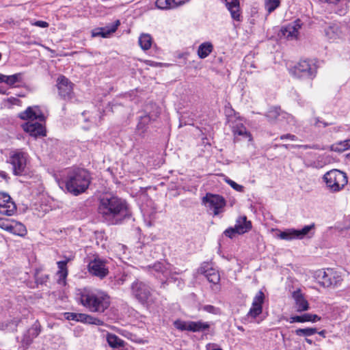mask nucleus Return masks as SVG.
Segmentation results:
<instances>
[{"label":"nucleus","instance_id":"58","mask_svg":"<svg viewBox=\"0 0 350 350\" xmlns=\"http://www.w3.org/2000/svg\"><path fill=\"white\" fill-rule=\"evenodd\" d=\"M282 146L284 147L286 149H288L290 146L293 147V148L296 147V146H295V145H289V144H284V145H282Z\"/></svg>","mask_w":350,"mask_h":350},{"label":"nucleus","instance_id":"22","mask_svg":"<svg viewBox=\"0 0 350 350\" xmlns=\"http://www.w3.org/2000/svg\"><path fill=\"white\" fill-rule=\"evenodd\" d=\"M189 0H157L156 6L161 10L175 9L188 2Z\"/></svg>","mask_w":350,"mask_h":350},{"label":"nucleus","instance_id":"57","mask_svg":"<svg viewBox=\"0 0 350 350\" xmlns=\"http://www.w3.org/2000/svg\"><path fill=\"white\" fill-rule=\"evenodd\" d=\"M6 224H7V221H4L1 218H0V228H1L3 229V226H6Z\"/></svg>","mask_w":350,"mask_h":350},{"label":"nucleus","instance_id":"23","mask_svg":"<svg viewBox=\"0 0 350 350\" xmlns=\"http://www.w3.org/2000/svg\"><path fill=\"white\" fill-rule=\"evenodd\" d=\"M226 7L230 12L231 17L237 21H241L240 5L239 0H224Z\"/></svg>","mask_w":350,"mask_h":350},{"label":"nucleus","instance_id":"6","mask_svg":"<svg viewBox=\"0 0 350 350\" xmlns=\"http://www.w3.org/2000/svg\"><path fill=\"white\" fill-rule=\"evenodd\" d=\"M131 293L141 304L145 305L152 295V289L148 284L136 280L131 284Z\"/></svg>","mask_w":350,"mask_h":350},{"label":"nucleus","instance_id":"26","mask_svg":"<svg viewBox=\"0 0 350 350\" xmlns=\"http://www.w3.org/2000/svg\"><path fill=\"white\" fill-rule=\"evenodd\" d=\"M150 272L154 274L156 277H160V275L167 278L170 274L168 268L163 263L161 262H157L153 265L149 266Z\"/></svg>","mask_w":350,"mask_h":350},{"label":"nucleus","instance_id":"20","mask_svg":"<svg viewBox=\"0 0 350 350\" xmlns=\"http://www.w3.org/2000/svg\"><path fill=\"white\" fill-rule=\"evenodd\" d=\"M120 25V21L116 20L113 23H112L109 26H107L105 27L94 29L92 31V37L101 36L103 38H107L111 33H114L117 30V29Z\"/></svg>","mask_w":350,"mask_h":350},{"label":"nucleus","instance_id":"55","mask_svg":"<svg viewBox=\"0 0 350 350\" xmlns=\"http://www.w3.org/2000/svg\"><path fill=\"white\" fill-rule=\"evenodd\" d=\"M319 1L321 2H324V3H327L336 4L340 0H319Z\"/></svg>","mask_w":350,"mask_h":350},{"label":"nucleus","instance_id":"56","mask_svg":"<svg viewBox=\"0 0 350 350\" xmlns=\"http://www.w3.org/2000/svg\"><path fill=\"white\" fill-rule=\"evenodd\" d=\"M8 101L12 104H15L16 102L19 101V100L16 98L11 97L8 98Z\"/></svg>","mask_w":350,"mask_h":350},{"label":"nucleus","instance_id":"49","mask_svg":"<svg viewBox=\"0 0 350 350\" xmlns=\"http://www.w3.org/2000/svg\"><path fill=\"white\" fill-rule=\"evenodd\" d=\"M33 25L42 28L49 27V23L43 21H37Z\"/></svg>","mask_w":350,"mask_h":350},{"label":"nucleus","instance_id":"45","mask_svg":"<svg viewBox=\"0 0 350 350\" xmlns=\"http://www.w3.org/2000/svg\"><path fill=\"white\" fill-rule=\"evenodd\" d=\"M321 124H322L323 127L325 128V127H326L327 126L332 125V123H328V122H326L321 120L319 118H314V125L315 126L320 127Z\"/></svg>","mask_w":350,"mask_h":350},{"label":"nucleus","instance_id":"41","mask_svg":"<svg viewBox=\"0 0 350 350\" xmlns=\"http://www.w3.org/2000/svg\"><path fill=\"white\" fill-rule=\"evenodd\" d=\"M174 326L181 331H190V321H182L177 320L174 322Z\"/></svg>","mask_w":350,"mask_h":350},{"label":"nucleus","instance_id":"2","mask_svg":"<svg viewBox=\"0 0 350 350\" xmlns=\"http://www.w3.org/2000/svg\"><path fill=\"white\" fill-rule=\"evenodd\" d=\"M80 304L90 312L103 313L110 306V297L101 291L84 288L79 294Z\"/></svg>","mask_w":350,"mask_h":350},{"label":"nucleus","instance_id":"59","mask_svg":"<svg viewBox=\"0 0 350 350\" xmlns=\"http://www.w3.org/2000/svg\"><path fill=\"white\" fill-rule=\"evenodd\" d=\"M5 77V75L0 73V83L3 82V79Z\"/></svg>","mask_w":350,"mask_h":350},{"label":"nucleus","instance_id":"24","mask_svg":"<svg viewBox=\"0 0 350 350\" xmlns=\"http://www.w3.org/2000/svg\"><path fill=\"white\" fill-rule=\"evenodd\" d=\"M235 228L238 231V234H244L252 228V223L250 221H247V217L240 216L237 219Z\"/></svg>","mask_w":350,"mask_h":350},{"label":"nucleus","instance_id":"29","mask_svg":"<svg viewBox=\"0 0 350 350\" xmlns=\"http://www.w3.org/2000/svg\"><path fill=\"white\" fill-rule=\"evenodd\" d=\"M151 120L150 115L146 114L144 116H141L139 122L137 126V131L139 135L144 136L147 131L148 124Z\"/></svg>","mask_w":350,"mask_h":350},{"label":"nucleus","instance_id":"27","mask_svg":"<svg viewBox=\"0 0 350 350\" xmlns=\"http://www.w3.org/2000/svg\"><path fill=\"white\" fill-rule=\"evenodd\" d=\"M286 115V113L281 111L280 107H273L268 110L265 116L270 122L273 123L279 120L280 117L285 118Z\"/></svg>","mask_w":350,"mask_h":350},{"label":"nucleus","instance_id":"11","mask_svg":"<svg viewBox=\"0 0 350 350\" xmlns=\"http://www.w3.org/2000/svg\"><path fill=\"white\" fill-rule=\"evenodd\" d=\"M57 88L59 96L62 99L68 100L72 98L74 95L73 83L66 77L61 75L57 78Z\"/></svg>","mask_w":350,"mask_h":350},{"label":"nucleus","instance_id":"32","mask_svg":"<svg viewBox=\"0 0 350 350\" xmlns=\"http://www.w3.org/2000/svg\"><path fill=\"white\" fill-rule=\"evenodd\" d=\"M213 46L211 42H206L201 44L198 49V55L201 59L208 57L213 51Z\"/></svg>","mask_w":350,"mask_h":350},{"label":"nucleus","instance_id":"28","mask_svg":"<svg viewBox=\"0 0 350 350\" xmlns=\"http://www.w3.org/2000/svg\"><path fill=\"white\" fill-rule=\"evenodd\" d=\"M211 327L209 322L202 321H190V331L193 332H204L208 331Z\"/></svg>","mask_w":350,"mask_h":350},{"label":"nucleus","instance_id":"25","mask_svg":"<svg viewBox=\"0 0 350 350\" xmlns=\"http://www.w3.org/2000/svg\"><path fill=\"white\" fill-rule=\"evenodd\" d=\"M3 226V229L8 232H10L18 236H24L27 233V229L25 226L21 223L16 222L14 224H9L8 222L6 226Z\"/></svg>","mask_w":350,"mask_h":350},{"label":"nucleus","instance_id":"36","mask_svg":"<svg viewBox=\"0 0 350 350\" xmlns=\"http://www.w3.org/2000/svg\"><path fill=\"white\" fill-rule=\"evenodd\" d=\"M298 336H310L317 333V329L314 327L299 328L295 331Z\"/></svg>","mask_w":350,"mask_h":350},{"label":"nucleus","instance_id":"4","mask_svg":"<svg viewBox=\"0 0 350 350\" xmlns=\"http://www.w3.org/2000/svg\"><path fill=\"white\" fill-rule=\"evenodd\" d=\"M323 180L332 192L340 191L348 183L347 174L336 169L326 172L323 176Z\"/></svg>","mask_w":350,"mask_h":350},{"label":"nucleus","instance_id":"61","mask_svg":"<svg viewBox=\"0 0 350 350\" xmlns=\"http://www.w3.org/2000/svg\"><path fill=\"white\" fill-rule=\"evenodd\" d=\"M325 331H324V330H322V331H321V332H319V334L320 336H323V337H325Z\"/></svg>","mask_w":350,"mask_h":350},{"label":"nucleus","instance_id":"17","mask_svg":"<svg viewBox=\"0 0 350 350\" xmlns=\"http://www.w3.org/2000/svg\"><path fill=\"white\" fill-rule=\"evenodd\" d=\"M292 297L295 300V308L297 312H302L309 310V303L305 299L300 289L295 291L293 293Z\"/></svg>","mask_w":350,"mask_h":350},{"label":"nucleus","instance_id":"40","mask_svg":"<svg viewBox=\"0 0 350 350\" xmlns=\"http://www.w3.org/2000/svg\"><path fill=\"white\" fill-rule=\"evenodd\" d=\"M289 322L291 323L310 322V314L306 313L300 316H292L290 317Z\"/></svg>","mask_w":350,"mask_h":350},{"label":"nucleus","instance_id":"60","mask_svg":"<svg viewBox=\"0 0 350 350\" xmlns=\"http://www.w3.org/2000/svg\"><path fill=\"white\" fill-rule=\"evenodd\" d=\"M305 340H306V342L307 343H308V344H310V345H312V342H312V340L311 339H309V338H307L305 339Z\"/></svg>","mask_w":350,"mask_h":350},{"label":"nucleus","instance_id":"19","mask_svg":"<svg viewBox=\"0 0 350 350\" xmlns=\"http://www.w3.org/2000/svg\"><path fill=\"white\" fill-rule=\"evenodd\" d=\"M325 35L331 41H335L342 38V32L339 23H332L325 28Z\"/></svg>","mask_w":350,"mask_h":350},{"label":"nucleus","instance_id":"9","mask_svg":"<svg viewBox=\"0 0 350 350\" xmlns=\"http://www.w3.org/2000/svg\"><path fill=\"white\" fill-rule=\"evenodd\" d=\"M202 204L213 211V215H217L223 211L226 200L219 195L208 193L202 198Z\"/></svg>","mask_w":350,"mask_h":350},{"label":"nucleus","instance_id":"15","mask_svg":"<svg viewBox=\"0 0 350 350\" xmlns=\"http://www.w3.org/2000/svg\"><path fill=\"white\" fill-rule=\"evenodd\" d=\"M264 300L265 295L262 291H259L254 297L252 306L250 309L247 316L255 319L260 315L262 312Z\"/></svg>","mask_w":350,"mask_h":350},{"label":"nucleus","instance_id":"21","mask_svg":"<svg viewBox=\"0 0 350 350\" xmlns=\"http://www.w3.org/2000/svg\"><path fill=\"white\" fill-rule=\"evenodd\" d=\"M41 332V326L38 321H36L32 326L27 331L23 338V342L25 345H29L33 340L36 338Z\"/></svg>","mask_w":350,"mask_h":350},{"label":"nucleus","instance_id":"31","mask_svg":"<svg viewBox=\"0 0 350 350\" xmlns=\"http://www.w3.org/2000/svg\"><path fill=\"white\" fill-rule=\"evenodd\" d=\"M350 148V139L337 142L329 146L332 151L336 152H342Z\"/></svg>","mask_w":350,"mask_h":350},{"label":"nucleus","instance_id":"5","mask_svg":"<svg viewBox=\"0 0 350 350\" xmlns=\"http://www.w3.org/2000/svg\"><path fill=\"white\" fill-rule=\"evenodd\" d=\"M317 68L316 64L309 59L300 60L292 69L291 73L297 78L312 79L316 77Z\"/></svg>","mask_w":350,"mask_h":350},{"label":"nucleus","instance_id":"1","mask_svg":"<svg viewBox=\"0 0 350 350\" xmlns=\"http://www.w3.org/2000/svg\"><path fill=\"white\" fill-rule=\"evenodd\" d=\"M98 213L109 225H117L131 217L127 202L117 196H104L100 199Z\"/></svg>","mask_w":350,"mask_h":350},{"label":"nucleus","instance_id":"30","mask_svg":"<svg viewBox=\"0 0 350 350\" xmlns=\"http://www.w3.org/2000/svg\"><path fill=\"white\" fill-rule=\"evenodd\" d=\"M107 341L109 345L113 349L124 347L125 345L124 341L113 334H107Z\"/></svg>","mask_w":350,"mask_h":350},{"label":"nucleus","instance_id":"8","mask_svg":"<svg viewBox=\"0 0 350 350\" xmlns=\"http://www.w3.org/2000/svg\"><path fill=\"white\" fill-rule=\"evenodd\" d=\"M27 157V154L20 150H15L10 152V160L14 175L21 176L25 174Z\"/></svg>","mask_w":350,"mask_h":350},{"label":"nucleus","instance_id":"38","mask_svg":"<svg viewBox=\"0 0 350 350\" xmlns=\"http://www.w3.org/2000/svg\"><path fill=\"white\" fill-rule=\"evenodd\" d=\"M280 0H265V6L268 14L273 12L277 8L280 6Z\"/></svg>","mask_w":350,"mask_h":350},{"label":"nucleus","instance_id":"35","mask_svg":"<svg viewBox=\"0 0 350 350\" xmlns=\"http://www.w3.org/2000/svg\"><path fill=\"white\" fill-rule=\"evenodd\" d=\"M69 259H67L57 262L58 267L57 275L61 280H65L68 275L67 263Z\"/></svg>","mask_w":350,"mask_h":350},{"label":"nucleus","instance_id":"63","mask_svg":"<svg viewBox=\"0 0 350 350\" xmlns=\"http://www.w3.org/2000/svg\"><path fill=\"white\" fill-rule=\"evenodd\" d=\"M0 94H5V92L3 91L1 88H0Z\"/></svg>","mask_w":350,"mask_h":350},{"label":"nucleus","instance_id":"3","mask_svg":"<svg viewBox=\"0 0 350 350\" xmlns=\"http://www.w3.org/2000/svg\"><path fill=\"white\" fill-rule=\"evenodd\" d=\"M91 183V176L83 168L70 170L66 178V189L74 196H78L86 191Z\"/></svg>","mask_w":350,"mask_h":350},{"label":"nucleus","instance_id":"64","mask_svg":"<svg viewBox=\"0 0 350 350\" xmlns=\"http://www.w3.org/2000/svg\"><path fill=\"white\" fill-rule=\"evenodd\" d=\"M239 329L243 330V327H239Z\"/></svg>","mask_w":350,"mask_h":350},{"label":"nucleus","instance_id":"47","mask_svg":"<svg viewBox=\"0 0 350 350\" xmlns=\"http://www.w3.org/2000/svg\"><path fill=\"white\" fill-rule=\"evenodd\" d=\"M203 310L207 312L216 314L217 308L211 305H205L203 306Z\"/></svg>","mask_w":350,"mask_h":350},{"label":"nucleus","instance_id":"53","mask_svg":"<svg viewBox=\"0 0 350 350\" xmlns=\"http://www.w3.org/2000/svg\"><path fill=\"white\" fill-rule=\"evenodd\" d=\"M310 322H317L321 320V317L317 314H310Z\"/></svg>","mask_w":350,"mask_h":350},{"label":"nucleus","instance_id":"46","mask_svg":"<svg viewBox=\"0 0 350 350\" xmlns=\"http://www.w3.org/2000/svg\"><path fill=\"white\" fill-rule=\"evenodd\" d=\"M127 280V275L122 274L119 278H117L115 280V284L116 285H123L125 282Z\"/></svg>","mask_w":350,"mask_h":350},{"label":"nucleus","instance_id":"37","mask_svg":"<svg viewBox=\"0 0 350 350\" xmlns=\"http://www.w3.org/2000/svg\"><path fill=\"white\" fill-rule=\"evenodd\" d=\"M81 322L96 325H103L104 324L103 321L100 319L86 314H83Z\"/></svg>","mask_w":350,"mask_h":350},{"label":"nucleus","instance_id":"16","mask_svg":"<svg viewBox=\"0 0 350 350\" xmlns=\"http://www.w3.org/2000/svg\"><path fill=\"white\" fill-rule=\"evenodd\" d=\"M300 20H296L291 23L283 27L281 29L282 35L288 40L296 39L299 34V30L301 28Z\"/></svg>","mask_w":350,"mask_h":350},{"label":"nucleus","instance_id":"52","mask_svg":"<svg viewBox=\"0 0 350 350\" xmlns=\"http://www.w3.org/2000/svg\"><path fill=\"white\" fill-rule=\"evenodd\" d=\"M235 134H237L239 135H247V133L246 131V129L243 126H241V128L237 129L234 131Z\"/></svg>","mask_w":350,"mask_h":350},{"label":"nucleus","instance_id":"7","mask_svg":"<svg viewBox=\"0 0 350 350\" xmlns=\"http://www.w3.org/2000/svg\"><path fill=\"white\" fill-rule=\"evenodd\" d=\"M107 264L108 261L106 259L96 256L89 262L88 269L92 275L102 280L109 273Z\"/></svg>","mask_w":350,"mask_h":350},{"label":"nucleus","instance_id":"34","mask_svg":"<svg viewBox=\"0 0 350 350\" xmlns=\"http://www.w3.org/2000/svg\"><path fill=\"white\" fill-rule=\"evenodd\" d=\"M138 42L142 49L146 51L151 47L152 38L148 33H142L139 38Z\"/></svg>","mask_w":350,"mask_h":350},{"label":"nucleus","instance_id":"48","mask_svg":"<svg viewBox=\"0 0 350 350\" xmlns=\"http://www.w3.org/2000/svg\"><path fill=\"white\" fill-rule=\"evenodd\" d=\"M206 350H222L217 344L215 343H208L206 346Z\"/></svg>","mask_w":350,"mask_h":350},{"label":"nucleus","instance_id":"44","mask_svg":"<svg viewBox=\"0 0 350 350\" xmlns=\"http://www.w3.org/2000/svg\"><path fill=\"white\" fill-rule=\"evenodd\" d=\"M224 233L226 237H228L232 239V237H234L235 236L236 234H238V231L235 228V227L234 228H229L226 229Z\"/></svg>","mask_w":350,"mask_h":350},{"label":"nucleus","instance_id":"12","mask_svg":"<svg viewBox=\"0 0 350 350\" xmlns=\"http://www.w3.org/2000/svg\"><path fill=\"white\" fill-rule=\"evenodd\" d=\"M316 278L320 285L323 287L336 286L340 280V277L334 273L331 269H328L327 271L324 270L318 271L316 273Z\"/></svg>","mask_w":350,"mask_h":350},{"label":"nucleus","instance_id":"39","mask_svg":"<svg viewBox=\"0 0 350 350\" xmlns=\"http://www.w3.org/2000/svg\"><path fill=\"white\" fill-rule=\"evenodd\" d=\"M21 79V73H16L12 75L7 76L3 79V82L8 85H13L16 83L19 82Z\"/></svg>","mask_w":350,"mask_h":350},{"label":"nucleus","instance_id":"62","mask_svg":"<svg viewBox=\"0 0 350 350\" xmlns=\"http://www.w3.org/2000/svg\"><path fill=\"white\" fill-rule=\"evenodd\" d=\"M158 64V63L152 62L150 64V66H156Z\"/></svg>","mask_w":350,"mask_h":350},{"label":"nucleus","instance_id":"43","mask_svg":"<svg viewBox=\"0 0 350 350\" xmlns=\"http://www.w3.org/2000/svg\"><path fill=\"white\" fill-rule=\"evenodd\" d=\"M226 183L237 191H243V187L242 185L237 184L230 179L226 180Z\"/></svg>","mask_w":350,"mask_h":350},{"label":"nucleus","instance_id":"54","mask_svg":"<svg viewBox=\"0 0 350 350\" xmlns=\"http://www.w3.org/2000/svg\"><path fill=\"white\" fill-rule=\"evenodd\" d=\"M48 279V275H45L44 276H42L41 278H37L36 281L37 283L43 284Z\"/></svg>","mask_w":350,"mask_h":350},{"label":"nucleus","instance_id":"50","mask_svg":"<svg viewBox=\"0 0 350 350\" xmlns=\"http://www.w3.org/2000/svg\"><path fill=\"white\" fill-rule=\"evenodd\" d=\"M280 138L281 139H291L292 141H295L297 139V137L295 135H292V134L282 135L280 136Z\"/></svg>","mask_w":350,"mask_h":350},{"label":"nucleus","instance_id":"13","mask_svg":"<svg viewBox=\"0 0 350 350\" xmlns=\"http://www.w3.org/2000/svg\"><path fill=\"white\" fill-rule=\"evenodd\" d=\"M16 211V206L6 193L0 192V214L11 216Z\"/></svg>","mask_w":350,"mask_h":350},{"label":"nucleus","instance_id":"33","mask_svg":"<svg viewBox=\"0 0 350 350\" xmlns=\"http://www.w3.org/2000/svg\"><path fill=\"white\" fill-rule=\"evenodd\" d=\"M19 118L22 120L30 119L32 120H35L39 119L41 121L44 120L43 115H37L36 112L33 111L32 108L30 107H28L25 111L21 112L19 114Z\"/></svg>","mask_w":350,"mask_h":350},{"label":"nucleus","instance_id":"42","mask_svg":"<svg viewBox=\"0 0 350 350\" xmlns=\"http://www.w3.org/2000/svg\"><path fill=\"white\" fill-rule=\"evenodd\" d=\"M64 316L68 320H73L81 322L82 321V313L66 312Z\"/></svg>","mask_w":350,"mask_h":350},{"label":"nucleus","instance_id":"18","mask_svg":"<svg viewBox=\"0 0 350 350\" xmlns=\"http://www.w3.org/2000/svg\"><path fill=\"white\" fill-rule=\"evenodd\" d=\"M23 130L31 136L38 137L46 135V130L42 124L38 122H27L23 125Z\"/></svg>","mask_w":350,"mask_h":350},{"label":"nucleus","instance_id":"10","mask_svg":"<svg viewBox=\"0 0 350 350\" xmlns=\"http://www.w3.org/2000/svg\"><path fill=\"white\" fill-rule=\"evenodd\" d=\"M315 228V224L313 223L310 225L305 226L301 230H295V229H288L285 231L280 232L277 237L280 239L291 241L293 239H302L305 237L309 232L314 230Z\"/></svg>","mask_w":350,"mask_h":350},{"label":"nucleus","instance_id":"51","mask_svg":"<svg viewBox=\"0 0 350 350\" xmlns=\"http://www.w3.org/2000/svg\"><path fill=\"white\" fill-rule=\"evenodd\" d=\"M296 147L303 148L304 149H319V146L317 144L314 145H296Z\"/></svg>","mask_w":350,"mask_h":350},{"label":"nucleus","instance_id":"14","mask_svg":"<svg viewBox=\"0 0 350 350\" xmlns=\"http://www.w3.org/2000/svg\"><path fill=\"white\" fill-rule=\"evenodd\" d=\"M198 272L204 275L209 282L214 284H218L220 280L219 271L208 262H203L198 269Z\"/></svg>","mask_w":350,"mask_h":350}]
</instances>
